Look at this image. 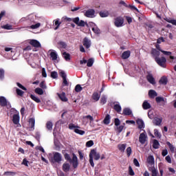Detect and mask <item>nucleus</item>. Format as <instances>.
<instances>
[{
	"mask_svg": "<svg viewBox=\"0 0 176 176\" xmlns=\"http://www.w3.org/2000/svg\"><path fill=\"white\" fill-rule=\"evenodd\" d=\"M101 157V155H100V153L97 152V150L96 149H91L89 153V164L91 166V167H94V161L95 160H100Z\"/></svg>",
	"mask_w": 176,
	"mask_h": 176,
	"instance_id": "obj_1",
	"label": "nucleus"
},
{
	"mask_svg": "<svg viewBox=\"0 0 176 176\" xmlns=\"http://www.w3.org/2000/svg\"><path fill=\"white\" fill-rule=\"evenodd\" d=\"M49 160L52 164H54V163H61L63 160V156L58 152H56L54 153L53 157L49 158Z\"/></svg>",
	"mask_w": 176,
	"mask_h": 176,
	"instance_id": "obj_2",
	"label": "nucleus"
},
{
	"mask_svg": "<svg viewBox=\"0 0 176 176\" xmlns=\"http://www.w3.org/2000/svg\"><path fill=\"white\" fill-rule=\"evenodd\" d=\"M155 61L162 68H166L167 67V59L164 56L155 58Z\"/></svg>",
	"mask_w": 176,
	"mask_h": 176,
	"instance_id": "obj_3",
	"label": "nucleus"
},
{
	"mask_svg": "<svg viewBox=\"0 0 176 176\" xmlns=\"http://www.w3.org/2000/svg\"><path fill=\"white\" fill-rule=\"evenodd\" d=\"M124 23V19L122 16H118L115 19L114 25H116V27H122Z\"/></svg>",
	"mask_w": 176,
	"mask_h": 176,
	"instance_id": "obj_4",
	"label": "nucleus"
},
{
	"mask_svg": "<svg viewBox=\"0 0 176 176\" xmlns=\"http://www.w3.org/2000/svg\"><path fill=\"white\" fill-rule=\"evenodd\" d=\"M69 163L72 164L74 168H78V166H79V163L78 162V157L74 153H73V157L72 160H70Z\"/></svg>",
	"mask_w": 176,
	"mask_h": 176,
	"instance_id": "obj_5",
	"label": "nucleus"
},
{
	"mask_svg": "<svg viewBox=\"0 0 176 176\" xmlns=\"http://www.w3.org/2000/svg\"><path fill=\"white\" fill-rule=\"evenodd\" d=\"M147 139H148V135H146V133H145V131L144 133H140L139 136V142H140V144L144 145V144L146 142Z\"/></svg>",
	"mask_w": 176,
	"mask_h": 176,
	"instance_id": "obj_6",
	"label": "nucleus"
},
{
	"mask_svg": "<svg viewBox=\"0 0 176 176\" xmlns=\"http://www.w3.org/2000/svg\"><path fill=\"white\" fill-rule=\"evenodd\" d=\"M82 44L86 49H89L90 46H91V41H90L89 38L85 37L82 41Z\"/></svg>",
	"mask_w": 176,
	"mask_h": 176,
	"instance_id": "obj_7",
	"label": "nucleus"
},
{
	"mask_svg": "<svg viewBox=\"0 0 176 176\" xmlns=\"http://www.w3.org/2000/svg\"><path fill=\"white\" fill-rule=\"evenodd\" d=\"M151 54L154 58V60H156V58H159L160 56V51H158L157 50L153 48L151 52Z\"/></svg>",
	"mask_w": 176,
	"mask_h": 176,
	"instance_id": "obj_8",
	"label": "nucleus"
},
{
	"mask_svg": "<svg viewBox=\"0 0 176 176\" xmlns=\"http://www.w3.org/2000/svg\"><path fill=\"white\" fill-rule=\"evenodd\" d=\"M122 115L124 116H133V111H131L130 108L126 107L123 109Z\"/></svg>",
	"mask_w": 176,
	"mask_h": 176,
	"instance_id": "obj_9",
	"label": "nucleus"
},
{
	"mask_svg": "<svg viewBox=\"0 0 176 176\" xmlns=\"http://www.w3.org/2000/svg\"><path fill=\"white\" fill-rule=\"evenodd\" d=\"M96 14V11L94 9L87 10L85 13V17H94V14Z\"/></svg>",
	"mask_w": 176,
	"mask_h": 176,
	"instance_id": "obj_10",
	"label": "nucleus"
},
{
	"mask_svg": "<svg viewBox=\"0 0 176 176\" xmlns=\"http://www.w3.org/2000/svg\"><path fill=\"white\" fill-rule=\"evenodd\" d=\"M30 45L33 46V47H41V43L35 39H32L29 42Z\"/></svg>",
	"mask_w": 176,
	"mask_h": 176,
	"instance_id": "obj_11",
	"label": "nucleus"
},
{
	"mask_svg": "<svg viewBox=\"0 0 176 176\" xmlns=\"http://www.w3.org/2000/svg\"><path fill=\"white\" fill-rule=\"evenodd\" d=\"M57 96L63 102H67V101H68V98L65 96V92H62L61 94L58 93Z\"/></svg>",
	"mask_w": 176,
	"mask_h": 176,
	"instance_id": "obj_12",
	"label": "nucleus"
},
{
	"mask_svg": "<svg viewBox=\"0 0 176 176\" xmlns=\"http://www.w3.org/2000/svg\"><path fill=\"white\" fill-rule=\"evenodd\" d=\"M131 54V52L130 50H127V51H124L121 57L122 58V60H127V58H129V57H130Z\"/></svg>",
	"mask_w": 176,
	"mask_h": 176,
	"instance_id": "obj_13",
	"label": "nucleus"
},
{
	"mask_svg": "<svg viewBox=\"0 0 176 176\" xmlns=\"http://www.w3.org/2000/svg\"><path fill=\"white\" fill-rule=\"evenodd\" d=\"M12 122L14 124H19V123H20V116H19V114H14L12 116Z\"/></svg>",
	"mask_w": 176,
	"mask_h": 176,
	"instance_id": "obj_14",
	"label": "nucleus"
},
{
	"mask_svg": "<svg viewBox=\"0 0 176 176\" xmlns=\"http://www.w3.org/2000/svg\"><path fill=\"white\" fill-rule=\"evenodd\" d=\"M146 79L149 83L151 85H156V82L155 81V78H153V76L152 74H148L146 76Z\"/></svg>",
	"mask_w": 176,
	"mask_h": 176,
	"instance_id": "obj_15",
	"label": "nucleus"
},
{
	"mask_svg": "<svg viewBox=\"0 0 176 176\" xmlns=\"http://www.w3.org/2000/svg\"><path fill=\"white\" fill-rule=\"evenodd\" d=\"M8 105V100L4 96H0V106L6 107Z\"/></svg>",
	"mask_w": 176,
	"mask_h": 176,
	"instance_id": "obj_16",
	"label": "nucleus"
},
{
	"mask_svg": "<svg viewBox=\"0 0 176 176\" xmlns=\"http://www.w3.org/2000/svg\"><path fill=\"white\" fill-rule=\"evenodd\" d=\"M136 123L138 125V129L141 130V129H144L145 127V124H144V120L142 119L138 118L136 120Z\"/></svg>",
	"mask_w": 176,
	"mask_h": 176,
	"instance_id": "obj_17",
	"label": "nucleus"
},
{
	"mask_svg": "<svg viewBox=\"0 0 176 176\" xmlns=\"http://www.w3.org/2000/svg\"><path fill=\"white\" fill-rule=\"evenodd\" d=\"M168 82V80L167 79V77H166V76H162L159 80L160 85H164V86H166V85H167Z\"/></svg>",
	"mask_w": 176,
	"mask_h": 176,
	"instance_id": "obj_18",
	"label": "nucleus"
},
{
	"mask_svg": "<svg viewBox=\"0 0 176 176\" xmlns=\"http://www.w3.org/2000/svg\"><path fill=\"white\" fill-rule=\"evenodd\" d=\"M70 169L71 165H69L68 163H64L63 164V170L64 171V173H68Z\"/></svg>",
	"mask_w": 176,
	"mask_h": 176,
	"instance_id": "obj_19",
	"label": "nucleus"
},
{
	"mask_svg": "<svg viewBox=\"0 0 176 176\" xmlns=\"http://www.w3.org/2000/svg\"><path fill=\"white\" fill-rule=\"evenodd\" d=\"M142 108L143 109H151V104L149 102H148V100H144L143 104H142Z\"/></svg>",
	"mask_w": 176,
	"mask_h": 176,
	"instance_id": "obj_20",
	"label": "nucleus"
},
{
	"mask_svg": "<svg viewBox=\"0 0 176 176\" xmlns=\"http://www.w3.org/2000/svg\"><path fill=\"white\" fill-rule=\"evenodd\" d=\"M62 56L63 58H65V61H69L71 60V54H69L68 52H65L62 54Z\"/></svg>",
	"mask_w": 176,
	"mask_h": 176,
	"instance_id": "obj_21",
	"label": "nucleus"
},
{
	"mask_svg": "<svg viewBox=\"0 0 176 176\" xmlns=\"http://www.w3.org/2000/svg\"><path fill=\"white\" fill-rule=\"evenodd\" d=\"M50 56L52 60V61H56L57 60L58 55H57V53L56 52H52L50 54Z\"/></svg>",
	"mask_w": 176,
	"mask_h": 176,
	"instance_id": "obj_22",
	"label": "nucleus"
},
{
	"mask_svg": "<svg viewBox=\"0 0 176 176\" xmlns=\"http://www.w3.org/2000/svg\"><path fill=\"white\" fill-rule=\"evenodd\" d=\"M104 124H109L111 123V116L109 114H107L104 119L103 120Z\"/></svg>",
	"mask_w": 176,
	"mask_h": 176,
	"instance_id": "obj_23",
	"label": "nucleus"
},
{
	"mask_svg": "<svg viewBox=\"0 0 176 176\" xmlns=\"http://www.w3.org/2000/svg\"><path fill=\"white\" fill-rule=\"evenodd\" d=\"M113 109L118 113H120V112H122V107L119 104H114Z\"/></svg>",
	"mask_w": 176,
	"mask_h": 176,
	"instance_id": "obj_24",
	"label": "nucleus"
},
{
	"mask_svg": "<svg viewBox=\"0 0 176 176\" xmlns=\"http://www.w3.org/2000/svg\"><path fill=\"white\" fill-rule=\"evenodd\" d=\"M126 144H118V148L119 151H120V152H124V151L126 150Z\"/></svg>",
	"mask_w": 176,
	"mask_h": 176,
	"instance_id": "obj_25",
	"label": "nucleus"
},
{
	"mask_svg": "<svg viewBox=\"0 0 176 176\" xmlns=\"http://www.w3.org/2000/svg\"><path fill=\"white\" fill-rule=\"evenodd\" d=\"M148 96L151 98H153V97H157V93H156L155 90L151 89L148 91Z\"/></svg>",
	"mask_w": 176,
	"mask_h": 176,
	"instance_id": "obj_26",
	"label": "nucleus"
},
{
	"mask_svg": "<svg viewBox=\"0 0 176 176\" xmlns=\"http://www.w3.org/2000/svg\"><path fill=\"white\" fill-rule=\"evenodd\" d=\"M166 145H168L172 153H174V152H175V147H174V145H173L170 142H166Z\"/></svg>",
	"mask_w": 176,
	"mask_h": 176,
	"instance_id": "obj_27",
	"label": "nucleus"
},
{
	"mask_svg": "<svg viewBox=\"0 0 176 176\" xmlns=\"http://www.w3.org/2000/svg\"><path fill=\"white\" fill-rule=\"evenodd\" d=\"M34 93L38 96H43L44 92L42 88L37 87L34 89Z\"/></svg>",
	"mask_w": 176,
	"mask_h": 176,
	"instance_id": "obj_28",
	"label": "nucleus"
},
{
	"mask_svg": "<svg viewBox=\"0 0 176 176\" xmlns=\"http://www.w3.org/2000/svg\"><path fill=\"white\" fill-rule=\"evenodd\" d=\"M58 45L60 49H67V43L64 41H58Z\"/></svg>",
	"mask_w": 176,
	"mask_h": 176,
	"instance_id": "obj_29",
	"label": "nucleus"
},
{
	"mask_svg": "<svg viewBox=\"0 0 176 176\" xmlns=\"http://www.w3.org/2000/svg\"><path fill=\"white\" fill-rule=\"evenodd\" d=\"M159 146H160V143H159V141H157V140H154L153 142V148L154 149H159Z\"/></svg>",
	"mask_w": 176,
	"mask_h": 176,
	"instance_id": "obj_30",
	"label": "nucleus"
},
{
	"mask_svg": "<svg viewBox=\"0 0 176 176\" xmlns=\"http://www.w3.org/2000/svg\"><path fill=\"white\" fill-rule=\"evenodd\" d=\"M100 95L98 92H94L92 95V98L94 101H98L100 100Z\"/></svg>",
	"mask_w": 176,
	"mask_h": 176,
	"instance_id": "obj_31",
	"label": "nucleus"
},
{
	"mask_svg": "<svg viewBox=\"0 0 176 176\" xmlns=\"http://www.w3.org/2000/svg\"><path fill=\"white\" fill-rule=\"evenodd\" d=\"M30 98L33 100V101H34L35 102H37V104H39V102H41V99H39V98L36 97L33 94H30Z\"/></svg>",
	"mask_w": 176,
	"mask_h": 176,
	"instance_id": "obj_32",
	"label": "nucleus"
},
{
	"mask_svg": "<svg viewBox=\"0 0 176 176\" xmlns=\"http://www.w3.org/2000/svg\"><path fill=\"white\" fill-rule=\"evenodd\" d=\"M147 162L148 164H155V158H153V156L149 155L147 158Z\"/></svg>",
	"mask_w": 176,
	"mask_h": 176,
	"instance_id": "obj_33",
	"label": "nucleus"
},
{
	"mask_svg": "<svg viewBox=\"0 0 176 176\" xmlns=\"http://www.w3.org/2000/svg\"><path fill=\"white\" fill-rule=\"evenodd\" d=\"M29 124L30 126V129H34L35 127V119L34 118H30L29 120Z\"/></svg>",
	"mask_w": 176,
	"mask_h": 176,
	"instance_id": "obj_34",
	"label": "nucleus"
},
{
	"mask_svg": "<svg viewBox=\"0 0 176 176\" xmlns=\"http://www.w3.org/2000/svg\"><path fill=\"white\" fill-rule=\"evenodd\" d=\"M16 93L19 97H24V91L19 88L16 89Z\"/></svg>",
	"mask_w": 176,
	"mask_h": 176,
	"instance_id": "obj_35",
	"label": "nucleus"
},
{
	"mask_svg": "<svg viewBox=\"0 0 176 176\" xmlns=\"http://www.w3.org/2000/svg\"><path fill=\"white\" fill-rule=\"evenodd\" d=\"M162 118H156L154 119L153 123H155V126H160V124H162Z\"/></svg>",
	"mask_w": 176,
	"mask_h": 176,
	"instance_id": "obj_36",
	"label": "nucleus"
},
{
	"mask_svg": "<svg viewBox=\"0 0 176 176\" xmlns=\"http://www.w3.org/2000/svg\"><path fill=\"white\" fill-rule=\"evenodd\" d=\"M99 14L100 17H108L109 16V12L108 11H101Z\"/></svg>",
	"mask_w": 176,
	"mask_h": 176,
	"instance_id": "obj_37",
	"label": "nucleus"
},
{
	"mask_svg": "<svg viewBox=\"0 0 176 176\" xmlns=\"http://www.w3.org/2000/svg\"><path fill=\"white\" fill-rule=\"evenodd\" d=\"M46 127H47V130H50V131L53 130V122L48 121L46 123Z\"/></svg>",
	"mask_w": 176,
	"mask_h": 176,
	"instance_id": "obj_38",
	"label": "nucleus"
},
{
	"mask_svg": "<svg viewBox=\"0 0 176 176\" xmlns=\"http://www.w3.org/2000/svg\"><path fill=\"white\" fill-rule=\"evenodd\" d=\"M148 170H149V171H151V173H152L151 176H157L158 172L156 170V168H150Z\"/></svg>",
	"mask_w": 176,
	"mask_h": 176,
	"instance_id": "obj_39",
	"label": "nucleus"
},
{
	"mask_svg": "<svg viewBox=\"0 0 176 176\" xmlns=\"http://www.w3.org/2000/svg\"><path fill=\"white\" fill-rule=\"evenodd\" d=\"M93 64H94V59L93 58H89L87 61V67H93Z\"/></svg>",
	"mask_w": 176,
	"mask_h": 176,
	"instance_id": "obj_40",
	"label": "nucleus"
},
{
	"mask_svg": "<svg viewBox=\"0 0 176 176\" xmlns=\"http://www.w3.org/2000/svg\"><path fill=\"white\" fill-rule=\"evenodd\" d=\"M82 90H83V87H82L80 86V85L78 84L77 85H76V87H75V91L76 93H80V91H82Z\"/></svg>",
	"mask_w": 176,
	"mask_h": 176,
	"instance_id": "obj_41",
	"label": "nucleus"
},
{
	"mask_svg": "<svg viewBox=\"0 0 176 176\" xmlns=\"http://www.w3.org/2000/svg\"><path fill=\"white\" fill-rule=\"evenodd\" d=\"M3 79H5V70L0 69V80H3Z\"/></svg>",
	"mask_w": 176,
	"mask_h": 176,
	"instance_id": "obj_42",
	"label": "nucleus"
},
{
	"mask_svg": "<svg viewBox=\"0 0 176 176\" xmlns=\"http://www.w3.org/2000/svg\"><path fill=\"white\" fill-rule=\"evenodd\" d=\"M74 133H76V134H79L80 135H83L85 132V131H82L77 128V129H74Z\"/></svg>",
	"mask_w": 176,
	"mask_h": 176,
	"instance_id": "obj_43",
	"label": "nucleus"
},
{
	"mask_svg": "<svg viewBox=\"0 0 176 176\" xmlns=\"http://www.w3.org/2000/svg\"><path fill=\"white\" fill-rule=\"evenodd\" d=\"M51 78H52V79H57V78H58V74H57V72L56 71L52 72Z\"/></svg>",
	"mask_w": 176,
	"mask_h": 176,
	"instance_id": "obj_44",
	"label": "nucleus"
},
{
	"mask_svg": "<svg viewBox=\"0 0 176 176\" xmlns=\"http://www.w3.org/2000/svg\"><path fill=\"white\" fill-rule=\"evenodd\" d=\"M39 86H40L41 89H43V90H46V89H47V86H46V83L45 82V81H42L39 84Z\"/></svg>",
	"mask_w": 176,
	"mask_h": 176,
	"instance_id": "obj_45",
	"label": "nucleus"
},
{
	"mask_svg": "<svg viewBox=\"0 0 176 176\" xmlns=\"http://www.w3.org/2000/svg\"><path fill=\"white\" fill-rule=\"evenodd\" d=\"M93 145H94V142H93V140H89L86 142L87 148H90V147L93 146Z\"/></svg>",
	"mask_w": 176,
	"mask_h": 176,
	"instance_id": "obj_46",
	"label": "nucleus"
},
{
	"mask_svg": "<svg viewBox=\"0 0 176 176\" xmlns=\"http://www.w3.org/2000/svg\"><path fill=\"white\" fill-rule=\"evenodd\" d=\"M126 155L128 156V157H130V156H131V153L133 152V151L131 150V147H128L126 150Z\"/></svg>",
	"mask_w": 176,
	"mask_h": 176,
	"instance_id": "obj_47",
	"label": "nucleus"
},
{
	"mask_svg": "<svg viewBox=\"0 0 176 176\" xmlns=\"http://www.w3.org/2000/svg\"><path fill=\"white\" fill-rule=\"evenodd\" d=\"M16 86H18L19 89L24 90V91H27V88L24 87V85H21L20 82H16Z\"/></svg>",
	"mask_w": 176,
	"mask_h": 176,
	"instance_id": "obj_48",
	"label": "nucleus"
},
{
	"mask_svg": "<svg viewBox=\"0 0 176 176\" xmlns=\"http://www.w3.org/2000/svg\"><path fill=\"white\" fill-rule=\"evenodd\" d=\"M40 27H41V23H37L35 25H32L30 26V28H32V30H36V28H39Z\"/></svg>",
	"mask_w": 176,
	"mask_h": 176,
	"instance_id": "obj_49",
	"label": "nucleus"
},
{
	"mask_svg": "<svg viewBox=\"0 0 176 176\" xmlns=\"http://www.w3.org/2000/svg\"><path fill=\"white\" fill-rule=\"evenodd\" d=\"M155 101L157 103L162 102H164V98L158 96V97L155 98Z\"/></svg>",
	"mask_w": 176,
	"mask_h": 176,
	"instance_id": "obj_50",
	"label": "nucleus"
},
{
	"mask_svg": "<svg viewBox=\"0 0 176 176\" xmlns=\"http://www.w3.org/2000/svg\"><path fill=\"white\" fill-rule=\"evenodd\" d=\"M82 119H88V120H90V122H93L94 120V118L93 116L88 115L82 117Z\"/></svg>",
	"mask_w": 176,
	"mask_h": 176,
	"instance_id": "obj_51",
	"label": "nucleus"
},
{
	"mask_svg": "<svg viewBox=\"0 0 176 176\" xmlns=\"http://www.w3.org/2000/svg\"><path fill=\"white\" fill-rule=\"evenodd\" d=\"M154 135L157 137V138H161L162 135L159 133L157 129H154Z\"/></svg>",
	"mask_w": 176,
	"mask_h": 176,
	"instance_id": "obj_52",
	"label": "nucleus"
},
{
	"mask_svg": "<svg viewBox=\"0 0 176 176\" xmlns=\"http://www.w3.org/2000/svg\"><path fill=\"white\" fill-rule=\"evenodd\" d=\"M69 130H75V129H80V127L78 126H75V124H69Z\"/></svg>",
	"mask_w": 176,
	"mask_h": 176,
	"instance_id": "obj_53",
	"label": "nucleus"
},
{
	"mask_svg": "<svg viewBox=\"0 0 176 176\" xmlns=\"http://www.w3.org/2000/svg\"><path fill=\"white\" fill-rule=\"evenodd\" d=\"M78 27H85V25H87V23L85 22V21H80L78 24Z\"/></svg>",
	"mask_w": 176,
	"mask_h": 176,
	"instance_id": "obj_54",
	"label": "nucleus"
},
{
	"mask_svg": "<svg viewBox=\"0 0 176 176\" xmlns=\"http://www.w3.org/2000/svg\"><path fill=\"white\" fill-rule=\"evenodd\" d=\"M2 28H3V30H12V25L6 24L3 25Z\"/></svg>",
	"mask_w": 176,
	"mask_h": 176,
	"instance_id": "obj_55",
	"label": "nucleus"
},
{
	"mask_svg": "<svg viewBox=\"0 0 176 176\" xmlns=\"http://www.w3.org/2000/svg\"><path fill=\"white\" fill-rule=\"evenodd\" d=\"M126 8H129V9H131V10H135L136 12H138V9L135 6H132L131 4L128 5V7Z\"/></svg>",
	"mask_w": 176,
	"mask_h": 176,
	"instance_id": "obj_56",
	"label": "nucleus"
},
{
	"mask_svg": "<svg viewBox=\"0 0 176 176\" xmlns=\"http://www.w3.org/2000/svg\"><path fill=\"white\" fill-rule=\"evenodd\" d=\"M4 175H6V176H13V175H16V173L7 171V172L4 173Z\"/></svg>",
	"mask_w": 176,
	"mask_h": 176,
	"instance_id": "obj_57",
	"label": "nucleus"
},
{
	"mask_svg": "<svg viewBox=\"0 0 176 176\" xmlns=\"http://www.w3.org/2000/svg\"><path fill=\"white\" fill-rule=\"evenodd\" d=\"M64 157H65V160H67V162H71V160H72V159H71V156L68 153H65L64 155Z\"/></svg>",
	"mask_w": 176,
	"mask_h": 176,
	"instance_id": "obj_58",
	"label": "nucleus"
},
{
	"mask_svg": "<svg viewBox=\"0 0 176 176\" xmlns=\"http://www.w3.org/2000/svg\"><path fill=\"white\" fill-rule=\"evenodd\" d=\"M114 124L118 127V126H120V120L119 118H115Z\"/></svg>",
	"mask_w": 176,
	"mask_h": 176,
	"instance_id": "obj_59",
	"label": "nucleus"
},
{
	"mask_svg": "<svg viewBox=\"0 0 176 176\" xmlns=\"http://www.w3.org/2000/svg\"><path fill=\"white\" fill-rule=\"evenodd\" d=\"M100 102L101 104H107V98L104 96H102L100 98Z\"/></svg>",
	"mask_w": 176,
	"mask_h": 176,
	"instance_id": "obj_60",
	"label": "nucleus"
},
{
	"mask_svg": "<svg viewBox=\"0 0 176 176\" xmlns=\"http://www.w3.org/2000/svg\"><path fill=\"white\" fill-rule=\"evenodd\" d=\"M59 75L61 78H63V79L67 78V74H65V72L64 71H61L60 73H59Z\"/></svg>",
	"mask_w": 176,
	"mask_h": 176,
	"instance_id": "obj_61",
	"label": "nucleus"
},
{
	"mask_svg": "<svg viewBox=\"0 0 176 176\" xmlns=\"http://www.w3.org/2000/svg\"><path fill=\"white\" fill-rule=\"evenodd\" d=\"M133 164L136 166V167H140V162H138V160H137L136 158L133 159Z\"/></svg>",
	"mask_w": 176,
	"mask_h": 176,
	"instance_id": "obj_62",
	"label": "nucleus"
},
{
	"mask_svg": "<svg viewBox=\"0 0 176 176\" xmlns=\"http://www.w3.org/2000/svg\"><path fill=\"white\" fill-rule=\"evenodd\" d=\"M61 24V22H60V21H58V19H57L56 21H55V25L56 26L55 28V30H58V27H60V25Z\"/></svg>",
	"mask_w": 176,
	"mask_h": 176,
	"instance_id": "obj_63",
	"label": "nucleus"
},
{
	"mask_svg": "<svg viewBox=\"0 0 176 176\" xmlns=\"http://www.w3.org/2000/svg\"><path fill=\"white\" fill-rule=\"evenodd\" d=\"M63 86H68V81L67 80V77L65 78H63Z\"/></svg>",
	"mask_w": 176,
	"mask_h": 176,
	"instance_id": "obj_64",
	"label": "nucleus"
}]
</instances>
